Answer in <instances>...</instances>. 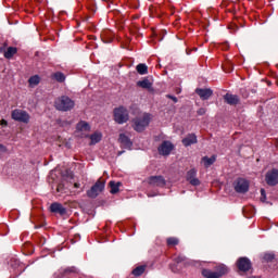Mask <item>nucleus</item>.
<instances>
[{
  "label": "nucleus",
  "mask_w": 278,
  "mask_h": 278,
  "mask_svg": "<svg viewBox=\"0 0 278 278\" xmlns=\"http://www.w3.org/2000/svg\"><path fill=\"white\" fill-rule=\"evenodd\" d=\"M151 121H153V115L149 113H143L142 115H140L139 117H136L132 121L134 123L132 127L135 131L142 132L147 129V127H149V124L151 123Z\"/></svg>",
  "instance_id": "f257e3e1"
},
{
  "label": "nucleus",
  "mask_w": 278,
  "mask_h": 278,
  "mask_svg": "<svg viewBox=\"0 0 278 278\" xmlns=\"http://www.w3.org/2000/svg\"><path fill=\"white\" fill-rule=\"evenodd\" d=\"M54 108L59 112H71L75 108V101L68 98V96H62L54 101Z\"/></svg>",
  "instance_id": "f03ea898"
},
{
  "label": "nucleus",
  "mask_w": 278,
  "mask_h": 278,
  "mask_svg": "<svg viewBox=\"0 0 278 278\" xmlns=\"http://www.w3.org/2000/svg\"><path fill=\"white\" fill-rule=\"evenodd\" d=\"M114 121L118 125H123L129 121V111L125 106H119L114 110Z\"/></svg>",
  "instance_id": "7ed1b4c3"
},
{
  "label": "nucleus",
  "mask_w": 278,
  "mask_h": 278,
  "mask_svg": "<svg viewBox=\"0 0 278 278\" xmlns=\"http://www.w3.org/2000/svg\"><path fill=\"white\" fill-rule=\"evenodd\" d=\"M105 190V180L99 179L91 188L87 191V197L89 199H97L98 194H101V191Z\"/></svg>",
  "instance_id": "20e7f679"
},
{
  "label": "nucleus",
  "mask_w": 278,
  "mask_h": 278,
  "mask_svg": "<svg viewBox=\"0 0 278 278\" xmlns=\"http://www.w3.org/2000/svg\"><path fill=\"white\" fill-rule=\"evenodd\" d=\"M11 116L13 121H17V123H29V113L23 110L15 109L12 111Z\"/></svg>",
  "instance_id": "39448f33"
},
{
  "label": "nucleus",
  "mask_w": 278,
  "mask_h": 278,
  "mask_svg": "<svg viewBox=\"0 0 278 278\" xmlns=\"http://www.w3.org/2000/svg\"><path fill=\"white\" fill-rule=\"evenodd\" d=\"M235 190L239 194H244L249 192V181L244 178H239L233 182Z\"/></svg>",
  "instance_id": "423d86ee"
},
{
  "label": "nucleus",
  "mask_w": 278,
  "mask_h": 278,
  "mask_svg": "<svg viewBox=\"0 0 278 278\" xmlns=\"http://www.w3.org/2000/svg\"><path fill=\"white\" fill-rule=\"evenodd\" d=\"M265 180L267 186H277L278 184V169H271L266 173Z\"/></svg>",
  "instance_id": "0eeeda50"
},
{
  "label": "nucleus",
  "mask_w": 278,
  "mask_h": 278,
  "mask_svg": "<svg viewBox=\"0 0 278 278\" xmlns=\"http://www.w3.org/2000/svg\"><path fill=\"white\" fill-rule=\"evenodd\" d=\"M148 184L150 186L163 188V186H166V180L163 176H151L150 178H148Z\"/></svg>",
  "instance_id": "6e6552de"
},
{
  "label": "nucleus",
  "mask_w": 278,
  "mask_h": 278,
  "mask_svg": "<svg viewBox=\"0 0 278 278\" xmlns=\"http://www.w3.org/2000/svg\"><path fill=\"white\" fill-rule=\"evenodd\" d=\"M237 266L239 270L247 273L248 270H251V261L248 257H240L237 262Z\"/></svg>",
  "instance_id": "1a4fd4ad"
},
{
  "label": "nucleus",
  "mask_w": 278,
  "mask_h": 278,
  "mask_svg": "<svg viewBox=\"0 0 278 278\" xmlns=\"http://www.w3.org/2000/svg\"><path fill=\"white\" fill-rule=\"evenodd\" d=\"M174 146L170 141H163L159 147L160 155H170V151H173Z\"/></svg>",
  "instance_id": "9d476101"
},
{
  "label": "nucleus",
  "mask_w": 278,
  "mask_h": 278,
  "mask_svg": "<svg viewBox=\"0 0 278 278\" xmlns=\"http://www.w3.org/2000/svg\"><path fill=\"white\" fill-rule=\"evenodd\" d=\"M187 181H189L191 186H201V180L197 178V169H190L187 173Z\"/></svg>",
  "instance_id": "9b49d317"
},
{
  "label": "nucleus",
  "mask_w": 278,
  "mask_h": 278,
  "mask_svg": "<svg viewBox=\"0 0 278 278\" xmlns=\"http://www.w3.org/2000/svg\"><path fill=\"white\" fill-rule=\"evenodd\" d=\"M50 212L53 214H60V216H65L66 207H64L61 203L54 202L50 205Z\"/></svg>",
  "instance_id": "f8f14e48"
},
{
  "label": "nucleus",
  "mask_w": 278,
  "mask_h": 278,
  "mask_svg": "<svg viewBox=\"0 0 278 278\" xmlns=\"http://www.w3.org/2000/svg\"><path fill=\"white\" fill-rule=\"evenodd\" d=\"M195 94H198L202 101H207V99L214 94V91H212V89L198 88L195 89Z\"/></svg>",
  "instance_id": "ddd939ff"
},
{
  "label": "nucleus",
  "mask_w": 278,
  "mask_h": 278,
  "mask_svg": "<svg viewBox=\"0 0 278 278\" xmlns=\"http://www.w3.org/2000/svg\"><path fill=\"white\" fill-rule=\"evenodd\" d=\"M224 100L226 101V103H228V105H238L240 103V98L231 93H226L224 96Z\"/></svg>",
  "instance_id": "4468645a"
},
{
  "label": "nucleus",
  "mask_w": 278,
  "mask_h": 278,
  "mask_svg": "<svg viewBox=\"0 0 278 278\" xmlns=\"http://www.w3.org/2000/svg\"><path fill=\"white\" fill-rule=\"evenodd\" d=\"M118 142H121V144H122V147H124V149H131V147L134 144L131 142V139H129V137H127L125 134L119 135Z\"/></svg>",
  "instance_id": "2eb2a0df"
},
{
  "label": "nucleus",
  "mask_w": 278,
  "mask_h": 278,
  "mask_svg": "<svg viewBox=\"0 0 278 278\" xmlns=\"http://www.w3.org/2000/svg\"><path fill=\"white\" fill-rule=\"evenodd\" d=\"M197 142H198L197 135L194 134H189L187 135V137L182 139L184 147H190L192 144H197Z\"/></svg>",
  "instance_id": "dca6fc26"
},
{
  "label": "nucleus",
  "mask_w": 278,
  "mask_h": 278,
  "mask_svg": "<svg viewBox=\"0 0 278 278\" xmlns=\"http://www.w3.org/2000/svg\"><path fill=\"white\" fill-rule=\"evenodd\" d=\"M121 186H123V184L121 181L116 182L114 180H111L109 182V188H111V190H110L111 194H118Z\"/></svg>",
  "instance_id": "f3484780"
},
{
  "label": "nucleus",
  "mask_w": 278,
  "mask_h": 278,
  "mask_svg": "<svg viewBox=\"0 0 278 278\" xmlns=\"http://www.w3.org/2000/svg\"><path fill=\"white\" fill-rule=\"evenodd\" d=\"M137 86L146 90H151L153 84H151V80H149V78H144L143 80L137 81Z\"/></svg>",
  "instance_id": "a211bd4d"
},
{
  "label": "nucleus",
  "mask_w": 278,
  "mask_h": 278,
  "mask_svg": "<svg viewBox=\"0 0 278 278\" xmlns=\"http://www.w3.org/2000/svg\"><path fill=\"white\" fill-rule=\"evenodd\" d=\"M136 71L139 75H148L149 74V67L144 63H140L136 66Z\"/></svg>",
  "instance_id": "6ab92c4d"
},
{
  "label": "nucleus",
  "mask_w": 278,
  "mask_h": 278,
  "mask_svg": "<svg viewBox=\"0 0 278 278\" xmlns=\"http://www.w3.org/2000/svg\"><path fill=\"white\" fill-rule=\"evenodd\" d=\"M202 275L205 278H220L217 271H212L210 269H202Z\"/></svg>",
  "instance_id": "aec40b11"
},
{
  "label": "nucleus",
  "mask_w": 278,
  "mask_h": 278,
  "mask_svg": "<svg viewBox=\"0 0 278 278\" xmlns=\"http://www.w3.org/2000/svg\"><path fill=\"white\" fill-rule=\"evenodd\" d=\"M101 138H103V135H101V132H94L90 136V144H97L101 142Z\"/></svg>",
  "instance_id": "412c9836"
},
{
  "label": "nucleus",
  "mask_w": 278,
  "mask_h": 278,
  "mask_svg": "<svg viewBox=\"0 0 278 278\" xmlns=\"http://www.w3.org/2000/svg\"><path fill=\"white\" fill-rule=\"evenodd\" d=\"M202 162L204 163V166L206 168H210V166H212V164H214V162H216V156H211V157L204 156L202 159Z\"/></svg>",
  "instance_id": "4be33fe9"
},
{
  "label": "nucleus",
  "mask_w": 278,
  "mask_h": 278,
  "mask_svg": "<svg viewBox=\"0 0 278 278\" xmlns=\"http://www.w3.org/2000/svg\"><path fill=\"white\" fill-rule=\"evenodd\" d=\"M144 270H147V266L144 265H141V266H138L136 267L134 270H132V275L135 277H140L143 275Z\"/></svg>",
  "instance_id": "5701e85b"
},
{
  "label": "nucleus",
  "mask_w": 278,
  "mask_h": 278,
  "mask_svg": "<svg viewBox=\"0 0 278 278\" xmlns=\"http://www.w3.org/2000/svg\"><path fill=\"white\" fill-rule=\"evenodd\" d=\"M77 129L79 131H90V124L86 122H80L77 124Z\"/></svg>",
  "instance_id": "b1692460"
},
{
  "label": "nucleus",
  "mask_w": 278,
  "mask_h": 278,
  "mask_svg": "<svg viewBox=\"0 0 278 278\" xmlns=\"http://www.w3.org/2000/svg\"><path fill=\"white\" fill-rule=\"evenodd\" d=\"M52 77H53L56 81H59L60 84H62L63 81L66 80V76H65L63 73H61V72L54 73V74L52 75Z\"/></svg>",
  "instance_id": "393cba45"
},
{
  "label": "nucleus",
  "mask_w": 278,
  "mask_h": 278,
  "mask_svg": "<svg viewBox=\"0 0 278 278\" xmlns=\"http://www.w3.org/2000/svg\"><path fill=\"white\" fill-rule=\"evenodd\" d=\"M15 53H16V48L9 47L8 50L4 52V58H7V60H10Z\"/></svg>",
  "instance_id": "a878e982"
},
{
  "label": "nucleus",
  "mask_w": 278,
  "mask_h": 278,
  "mask_svg": "<svg viewBox=\"0 0 278 278\" xmlns=\"http://www.w3.org/2000/svg\"><path fill=\"white\" fill-rule=\"evenodd\" d=\"M227 273H229V269L227 268V266H225V265H219V266L217 267L216 274L219 275V277H223L224 275H227Z\"/></svg>",
  "instance_id": "bb28decb"
},
{
  "label": "nucleus",
  "mask_w": 278,
  "mask_h": 278,
  "mask_svg": "<svg viewBox=\"0 0 278 278\" xmlns=\"http://www.w3.org/2000/svg\"><path fill=\"white\" fill-rule=\"evenodd\" d=\"M28 84L30 86H38L40 84V77L38 75H35L28 79Z\"/></svg>",
  "instance_id": "cd10ccee"
},
{
  "label": "nucleus",
  "mask_w": 278,
  "mask_h": 278,
  "mask_svg": "<svg viewBox=\"0 0 278 278\" xmlns=\"http://www.w3.org/2000/svg\"><path fill=\"white\" fill-rule=\"evenodd\" d=\"M167 244H169L172 247H175V245L179 244V239H177V238H168L167 239Z\"/></svg>",
  "instance_id": "c85d7f7f"
},
{
  "label": "nucleus",
  "mask_w": 278,
  "mask_h": 278,
  "mask_svg": "<svg viewBox=\"0 0 278 278\" xmlns=\"http://www.w3.org/2000/svg\"><path fill=\"white\" fill-rule=\"evenodd\" d=\"M264 260L266 262H273V260H275V254H265Z\"/></svg>",
  "instance_id": "c756f323"
},
{
  "label": "nucleus",
  "mask_w": 278,
  "mask_h": 278,
  "mask_svg": "<svg viewBox=\"0 0 278 278\" xmlns=\"http://www.w3.org/2000/svg\"><path fill=\"white\" fill-rule=\"evenodd\" d=\"M176 262H177V264H181V262H186V256H184V255L177 256Z\"/></svg>",
  "instance_id": "7c9ffc66"
},
{
  "label": "nucleus",
  "mask_w": 278,
  "mask_h": 278,
  "mask_svg": "<svg viewBox=\"0 0 278 278\" xmlns=\"http://www.w3.org/2000/svg\"><path fill=\"white\" fill-rule=\"evenodd\" d=\"M261 201H266V190L261 189Z\"/></svg>",
  "instance_id": "2f4dec72"
},
{
  "label": "nucleus",
  "mask_w": 278,
  "mask_h": 278,
  "mask_svg": "<svg viewBox=\"0 0 278 278\" xmlns=\"http://www.w3.org/2000/svg\"><path fill=\"white\" fill-rule=\"evenodd\" d=\"M205 112H207V110H205L204 108L198 110L199 116H204Z\"/></svg>",
  "instance_id": "473e14b6"
},
{
  "label": "nucleus",
  "mask_w": 278,
  "mask_h": 278,
  "mask_svg": "<svg viewBox=\"0 0 278 278\" xmlns=\"http://www.w3.org/2000/svg\"><path fill=\"white\" fill-rule=\"evenodd\" d=\"M5 151H8V149L5 148V146L0 143V155H3V153H5Z\"/></svg>",
  "instance_id": "72a5a7b5"
},
{
  "label": "nucleus",
  "mask_w": 278,
  "mask_h": 278,
  "mask_svg": "<svg viewBox=\"0 0 278 278\" xmlns=\"http://www.w3.org/2000/svg\"><path fill=\"white\" fill-rule=\"evenodd\" d=\"M166 98H167V99H170L172 101H174V103H177V101H178V100H177V97L172 96V94H167Z\"/></svg>",
  "instance_id": "f704fd0d"
},
{
  "label": "nucleus",
  "mask_w": 278,
  "mask_h": 278,
  "mask_svg": "<svg viewBox=\"0 0 278 278\" xmlns=\"http://www.w3.org/2000/svg\"><path fill=\"white\" fill-rule=\"evenodd\" d=\"M1 125H8V122L5 119H1Z\"/></svg>",
  "instance_id": "c9c22d12"
},
{
  "label": "nucleus",
  "mask_w": 278,
  "mask_h": 278,
  "mask_svg": "<svg viewBox=\"0 0 278 278\" xmlns=\"http://www.w3.org/2000/svg\"><path fill=\"white\" fill-rule=\"evenodd\" d=\"M56 190L60 192L62 190V185H60Z\"/></svg>",
  "instance_id": "e433bc0d"
},
{
  "label": "nucleus",
  "mask_w": 278,
  "mask_h": 278,
  "mask_svg": "<svg viewBox=\"0 0 278 278\" xmlns=\"http://www.w3.org/2000/svg\"><path fill=\"white\" fill-rule=\"evenodd\" d=\"M56 190L60 192L62 190V185H60Z\"/></svg>",
  "instance_id": "4c0bfd02"
},
{
  "label": "nucleus",
  "mask_w": 278,
  "mask_h": 278,
  "mask_svg": "<svg viewBox=\"0 0 278 278\" xmlns=\"http://www.w3.org/2000/svg\"><path fill=\"white\" fill-rule=\"evenodd\" d=\"M74 187H75V188H79V184L75 182V184H74Z\"/></svg>",
  "instance_id": "58836bf2"
},
{
  "label": "nucleus",
  "mask_w": 278,
  "mask_h": 278,
  "mask_svg": "<svg viewBox=\"0 0 278 278\" xmlns=\"http://www.w3.org/2000/svg\"><path fill=\"white\" fill-rule=\"evenodd\" d=\"M123 153H124L123 151H119V152L117 153V155H123Z\"/></svg>",
  "instance_id": "ea45409f"
},
{
  "label": "nucleus",
  "mask_w": 278,
  "mask_h": 278,
  "mask_svg": "<svg viewBox=\"0 0 278 278\" xmlns=\"http://www.w3.org/2000/svg\"><path fill=\"white\" fill-rule=\"evenodd\" d=\"M276 146L278 147V139H277V141H276Z\"/></svg>",
  "instance_id": "a19ab883"
}]
</instances>
